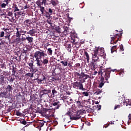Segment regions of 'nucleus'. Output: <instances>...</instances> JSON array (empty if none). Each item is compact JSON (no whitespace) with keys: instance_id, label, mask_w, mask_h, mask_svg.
Masks as SVG:
<instances>
[{"instance_id":"f257e3e1","label":"nucleus","mask_w":131,"mask_h":131,"mask_svg":"<svg viewBox=\"0 0 131 131\" xmlns=\"http://www.w3.org/2000/svg\"><path fill=\"white\" fill-rule=\"evenodd\" d=\"M105 72L104 79L106 80L107 83H109V81H108V78H110V74L111 73V69L107 68L105 69V67L100 66L99 67V71L98 72L99 74H103Z\"/></svg>"},{"instance_id":"f03ea898","label":"nucleus","mask_w":131,"mask_h":131,"mask_svg":"<svg viewBox=\"0 0 131 131\" xmlns=\"http://www.w3.org/2000/svg\"><path fill=\"white\" fill-rule=\"evenodd\" d=\"M47 56H48L47 50L44 51L42 50H39L34 54V58H39L40 59H41V58H45V57H47Z\"/></svg>"},{"instance_id":"7ed1b4c3","label":"nucleus","mask_w":131,"mask_h":131,"mask_svg":"<svg viewBox=\"0 0 131 131\" xmlns=\"http://www.w3.org/2000/svg\"><path fill=\"white\" fill-rule=\"evenodd\" d=\"M41 113L44 114L48 117H54V113H53L51 109L42 108L41 111Z\"/></svg>"},{"instance_id":"20e7f679","label":"nucleus","mask_w":131,"mask_h":131,"mask_svg":"<svg viewBox=\"0 0 131 131\" xmlns=\"http://www.w3.org/2000/svg\"><path fill=\"white\" fill-rule=\"evenodd\" d=\"M81 115H82V111L79 110L73 114L71 120H78L81 118Z\"/></svg>"},{"instance_id":"39448f33","label":"nucleus","mask_w":131,"mask_h":131,"mask_svg":"<svg viewBox=\"0 0 131 131\" xmlns=\"http://www.w3.org/2000/svg\"><path fill=\"white\" fill-rule=\"evenodd\" d=\"M73 88L74 89H76V88H79V90H81V91H84L85 89L83 88V84L82 83L80 82H75L73 83Z\"/></svg>"},{"instance_id":"423d86ee","label":"nucleus","mask_w":131,"mask_h":131,"mask_svg":"<svg viewBox=\"0 0 131 131\" xmlns=\"http://www.w3.org/2000/svg\"><path fill=\"white\" fill-rule=\"evenodd\" d=\"M54 11V9L48 8L45 11V16L47 18L50 17L51 15H53V12Z\"/></svg>"},{"instance_id":"0eeeda50","label":"nucleus","mask_w":131,"mask_h":131,"mask_svg":"<svg viewBox=\"0 0 131 131\" xmlns=\"http://www.w3.org/2000/svg\"><path fill=\"white\" fill-rule=\"evenodd\" d=\"M45 5H53L55 7L58 5V1L57 0H46Z\"/></svg>"},{"instance_id":"6e6552de","label":"nucleus","mask_w":131,"mask_h":131,"mask_svg":"<svg viewBox=\"0 0 131 131\" xmlns=\"http://www.w3.org/2000/svg\"><path fill=\"white\" fill-rule=\"evenodd\" d=\"M35 33H36V31L34 29L30 30L27 32V34H29L30 36H35Z\"/></svg>"},{"instance_id":"1a4fd4ad","label":"nucleus","mask_w":131,"mask_h":131,"mask_svg":"<svg viewBox=\"0 0 131 131\" xmlns=\"http://www.w3.org/2000/svg\"><path fill=\"white\" fill-rule=\"evenodd\" d=\"M36 4L38 7H40V6H42V5H46V0H37Z\"/></svg>"},{"instance_id":"9d476101","label":"nucleus","mask_w":131,"mask_h":131,"mask_svg":"<svg viewBox=\"0 0 131 131\" xmlns=\"http://www.w3.org/2000/svg\"><path fill=\"white\" fill-rule=\"evenodd\" d=\"M36 60V64L38 67H41L42 66V61L40 60L39 57H35Z\"/></svg>"},{"instance_id":"9b49d317","label":"nucleus","mask_w":131,"mask_h":131,"mask_svg":"<svg viewBox=\"0 0 131 131\" xmlns=\"http://www.w3.org/2000/svg\"><path fill=\"white\" fill-rule=\"evenodd\" d=\"M115 39H116V37L114 36V37H111V44H115L116 45V43H117V42L118 41V40H121L120 39H119V38H118V39L117 40H116V41H114V40H115Z\"/></svg>"},{"instance_id":"f8f14e48","label":"nucleus","mask_w":131,"mask_h":131,"mask_svg":"<svg viewBox=\"0 0 131 131\" xmlns=\"http://www.w3.org/2000/svg\"><path fill=\"white\" fill-rule=\"evenodd\" d=\"M96 62H94L92 60V61L90 64V67L91 68L92 70H96Z\"/></svg>"},{"instance_id":"ddd939ff","label":"nucleus","mask_w":131,"mask_h":131,"mask_svg":"<svg viewBox=\"0 0 131 131\" xmlns=\"http://www.w3.org/2000/svg\"><path fill=\"white\" fill-rule=\"evenodd\" d=\"M101 82L99 84V88H103V85L106 83L104 81V77H101L100 79Z\"/></svg>"},{"instance_id":"4468645a","label":"nucleus","mask_w":131,"mask_h":131,"mask_svg":"<svg viewBox=\"0 0 131 131\" xmlns=\"http://www.w3.org/2000/svg\"><path fill=\"white\" fill-rule=\"evenodd\" d=\"M52 94H51V98H54L55 96H57L58 95V92L56 90L55 88H53L52 90Z\"/></svg>"},{"instance_id":"2eb2a0df","label":"nucleus","mask_w":131,"mask_h":131,"mask_svg":"<svg viewBox=\"0 0 131 131\" xmlns=\"http://www.w3.org/2000/svg\"><path fill=\"white\" fill-rule=\"evenodd\" d=\"M6 92H8V93H12V91H13V86L10 85H8L6 86Z\"/></svg>"},{"instance_id":"dca6fc26","label":"nucleus","mask_w":131,"mask_h":131,"mask_svg":"<svg viewBox=\"0 0 131 131\" xmlns=\"http://www.w3.org/2000/svg\"><path fill=\"white\" fill-rule=\"evenodd\" d=\"M52 105L53 106H56L55 107V109H59V108H60V106H61L62 104H60V101H58L56 102H54Z\"/></svg>"},{"instance_id":"f3484780","label":"nucleus","mask_w":131,"mask_h":131,"mask_svg":"<svg viewBox=\"0 0 131 131\" xmlns=\"http://www.w3.org/2000/svg\"><path fill=\"white\" fill-rule=\"evenodd\" d=\"M63 28L64 29L63 33L64 34V35H66L67 34H69V28L67 27H66V26H64L63 27Z\"/></svg>"},{"instance_id":"a211bd4d","label":"nucleus","mask_w":131,"mask_h":131,"mask_svg":"<svg viewBox=\"0 0 131 131\" xmlns=\"http://www.w3.org/2000/svg\"><path fill=\"white\" fill-rule=\"evenodd\" d=\"M42 93L44 95H48V94L51 93V90H50V89H45L42 90Z\"/></svg>"},{"instance_id":"6ab92c4d","label":"nucleus","mask_w":131,"mask_h":131,"mask_svg":"<svg viewBox=\"0 0 131 131\" xmlns=\"http://www.w3.org/2000/svg\"><path fill=\"white\" fill-rule=\"evenodd\" d=\"M8 16H10V17H11V18H10V17H7L8 19H9V20L10 21H11V20H14V17H12V16H13V12L9 11L7 14Z\"/></svg>"},{"instance_id":"aec40b11","label":"nucleus","mask_w":131,"mask_h":131,"mask_svg":"<svg viewBox=\"0 0 131 131\" xmlns=\"http://www.w3.org/2000/svg\"><path fill=\"white\" fill-rule=\"evenodd\" d=\"M26 39L28 40V43H32V42H33V37H30V36L26 37Z\"/></svg>"},{"instance_id":"412c9836","label":"nucleus","mask_w":131,"mask_h":131,"mask_svg":"<svg viewBox=\"0 0 131 131\" xmlns=\"http://www.w3.org/2000/svg\"><path fill=\"white\" fill-rule=\"evenodd\" d=\"M12 9H14V12H19V11H20V9H19V8H18V6H17V5H16V4L13 5Z\"/></svg>"},{"instance_id":"4be33fe9","label":"nucleus","mask_w":131,"mask_h":131,"mask_svg":"<svg viewBox=\"0 0 131 131\" xmlns=\"http://www.w3.org/2000/svg\"><path fill=\"white\" fill-rule=\"evenodd\" d=\"M46 79H47V78L45 76H42V78L40 79H36L37 81H39V82H43V83L46 81Z\"/></svg>"},{"instance_id":"5701e85b","label":"nucleus","mask_w":131,"mask_h":131,"mask_svg":"<svg viewBox=\"0 0 131 131\" xmlns=\"http://www.w3.org/2000/svg\"><path fill=\"white\" fill-rule=\"evenodd\" d=\"M24 24L25 25H27V26H28V27H29V25H30L31 24V20L30 19H26L24 21Z\"/></svg>"},{"instance_id":"b1692460","label":"nucleus","mask_w":131,"mask_h":131,"mask_svg":"<svg viewBox=\"0 0 131 131\" xmlns=\"http://www.w3.org/2000/svg\"><path fill=\"white\" fill-rule=\"evenodd\" d=\"M84 56H86V59L87 60V63H90V55H89V53L86 51L84 52Z\"/></svg>"},{"instance_id":"393cba45","label":"nucleus","mask_w":131,"mask_h":131,"mask_svg":"<svg viewBox=\"0 0 131 131\" xmlns=\"http://www.w3.org/2000/svg\"><path fill=\"white\" fill-rule=\"evenodd\" d=\"M92 61L95 62H98V61H99V57L97 55H93Z\"/></svg>"},{"instance_id":"a878e982","label":"nucleus","mask_w":131,"mask_h":131,"mask_svg":"<svg viewBox=\"0 0 131 131\" xmlns=\"http://www.w3.org/2000/svg\"><path fill=\"white\" fill-rule=\"evenodd\" d=\"M76 103H77V106L79 108L81 107H83V103H82V102L80 101H77Z\"/></svg>"},{"instance_id":"bb28decb","label":"nucleus","mask_w":131,"mask_h":131,"mask_svg":"<svg viewBox=\"0 0 131 131\" xmlns=\"http://www.w3.org/2000/svg\"><path fill=\"white\" fill-rule=\"evenodd\" d=\"M47 54L49 56L53 55V50H52V48H48L47 49Z\"/></svg>"},{"instance_id":"cd10ccee","label":"nucleus","mask_w":131,"mask_h":131,"mask_svg":"<svg viewBox=\"0 0 131 131\" xmlns=\"http://www.w3.org/2000/svg\"><path fill=\"white\" fill-rule=\"evenodd\" d=\"M48 63H49V58H48L43 59V60L42 61V64L43 65H47V64H48Z\"/></svg>"},{"instance_id":"c85d7f7f","label":"nucleus","mask_w":131,"mask_h":131,"mask_svg":"<svg viewBox=\"0 0 131 131\" xmlns=\"http://www.w3.org/2000/svg\"><path fill=\"white\" fill-rule=\"evenodd\" d=\"M7 92H3L0 94V97L2 98H6L7 97Z\"/></svg>"},{"instance_id":"c756f323","label":"nucleus","mask_w":131,"mask_h":131,"mask_svg":"<svg viewBox=\"0 0 131 131\" xmlns=\"http://www.w3.org/2000/svg\"><path fill=\"white\" fill-rule=\"evenodd\" d=\"M99 51V47L96 48V49L94 50V54L93 55L96 56L98 55Z\"/></svg>"},{"instance_id":"7c9ffc66","label":"nucleus","mask_w":131,"mask_h":131,"mask_svg":"<svg viewBox=\"0 0 131 131\" xmlns=\"http://www.w3.org/2000/svg\"><path fill=\"white\" fill-rule=\"evenodd\" d=\"M39 7V8H40V11L41 12V14H45V7L41 6V5H40V6H38Z\"/></svg>"},{"instance_id":"2f4dec72","label":"nucleus","mask_w":131,"mask_h":131,"mask_svg":"<svg viewBox=\"0 0 131 131\" xmlns=\"http://www.w3.org/2000/svg\"><path fill=\"white\" fill-rule=\"evenodd\" d=\"M100 94H102V91L98 89L94 93V96H98V95H100Z\"/></svg>"},{"instance_id":"473e14b6","label":"nucleus","mask_w":131,"mask_h":131,"mask_svg":"<svg viewBox=\"0 0 131 131\" xmlns=\"http://www.w3.org/2000/svg\"><path fill=\"white\" fill-rule=\"evenodd\" d=\"M73 115V114L72 113V112L70 111H69L68 113L66 114V115H67V116H69L70 119H71V117H72Z\"/></svg>"},{"instance_id":"72a5a7b5","label":"nucleus","mask_w":131,"mask_h":131,"mask_svg":"<svg viewBox=\"0 0 131 131\" xmlns=\"http://www.w3.org/2000/svg\"><path fill=\"white\" fill-rule=\"evenodd\" d=\"M28 65L30 67L29 69H32V70H33V61H32L31 62L29 63Z\"/></svg>"},{"instance_id":"f704fd0d","label":"nucleus","mask_w":131,"mask_h":131,"mask_svg":"<svg viewBox=\"0 0 131 131\" xmlns=\"http://www.w3.org/2000/svg\"><path fill=\"white\" fill-rule=\"evenodd\" d=\"M67 47L68 48V52H70V53H71V49L72 48L71 47V44H67Z\"/></svg>"},{"instance_id":"c9c22d12","label":"nucleus","mask_w":131,"mask_h":131,"mask_svg":"<svg viewBox=\"0 0 131 131\" xmlns=\"http://www.w3.org/2000/svg\"><path fill=\"white\" fill-rule=\"evenodd\" d=\"M38 125L40 127H42V126L45 125V122L43 121H40L38 123Z\"/></svg>"},{"instance_id":"e433bc0d","label":"nucleus","mask_w":131,"mask_h":131,"mask_svg":"<svg viewBox=\"0 0 131 131\" xmlns=\"http://www.w3.org/2000/svg\"><path fill=\"white\" fill-rule=\"evenodd\" d=\"M114 36L118 39V38L119 39V37H121V36H122V33H120V34H116V35Z\"/></svg>"},{"instance_id":"4c0bfd02","label":"nucleus","mask_w":131,"mask_h":131,"mask_svg":"<svg viewBox=\"0 0 131 131\" xmlns=\"http://www.w3.org/2000/svg\"><path fill=\"white\" fill-rule=\"evenodd\" d=\"M116 48H117V46H114L112 47V48L111 49L112 53H114V52L115 51V50H116Z\"/></svg>"},{"instance_id":"58836bf2","label":"nucleus","mask_w":131,"mask_h":131,"mask_svg":"<svg viewBox=\"0 0 131 131\" xmlns=\"http://www.w3.org/2000/svg\"><path fill=\"white\" fill-rule=\"evenodd\" d=\"M60 63H61V64H62V65H63V66L64 67L67 66V65H68V62H67V61H61Z\"/></svg>"},{"instance_id":"ea45409f","label":"nucleus","mask_w":131,"mask_h":131,"mask_svg":"<svg viewBox=\"0 0 131 131\" xmlns=\"http://www.w3.org/2000/svg\"><path fill=\"white\" fill-rule=\"evenodd\" d=\"M23 96L21 94H18L16 96V100H17L18 101H19V100H21V99H22Z\"/></svg>"},{"instance_id":"a19ab883","label":"nucleus","mask_w":131,"mask_h":131,"mask_svg":"<svg viewBox=\"0 0 131 131\" xmlns=\"http://www.w3.org/2000/svg\"><path fill=\"white\" fill-rule=\"evenodd\" d=\"M16 37H18V38H20V37L21 36V33H20V32H19V31H18V30L16 33Z\"/></svg>"},{"instance_id":"79ce46f5","label":"nucleus","mask_w":131,"mask_h":131,"mask_svg":"<svg viewBox=\"0 0 131 131\" xmlns=\"http://www.w3.org/2000/svg\"><path fill=\"white\" fill-rule=\"evenodd\" d=\"M12 72L13 73L12 75H14L16 77V75H15V74L16 73V70H15V68L14 67H13Z\"/></svg>"},{"instance_id":"37998d69","label":"nucleus","mask_w":131,"mask_h":131,"mask_svg":"<svg viewBox=\"0 0 131 131\" xmlns=\"http://www.w3.org/2000/svg\"><path fill=\"white\" fill-rule=\"evenodd\" d=\"M82 74V77L83 78L84 77H90V76L88 75H86L84 74V73H81Z\"/></svg>"},{"instance_id":"c03bdc74","label":"nucleus","mask_w":131,"mask_h":131,"mask_svg":"<svg viewBox=\"0 0 131 131\" xmlns=\"http://www.w3.org/2000/svg\"><path fill=\"white\" fill-rule=\"evenodd\" d=\"M8 4H5V3H2L1 5V8H6V7H7V6H8Z\"/></svg>"},{"instance_id":"a18cd8bd","label":"nucleus","mask_w":131,"mask_h":131,"mask_svg":"<svg viewBox=\"0 0 131 131\" xmlns=\"http://www.w3.org/2000/svg\"><path fill=\"white\" fill-rule=\"evenodd\" d=\"M100 52L101 54H102L104 53V48L99 47V51Z\"/></svg>"},{"instance_id":"49530a36","label":"nucleus","mask_w":131,"mask_h":131,"mask_svg":"<svg viewBox=\"0 0 131 131\" xmlns=\"http://www.w3.org/2000/svg\"><path fill=\"white\" fill-rule=\"evenodd\" d=\"M82 95H84L85 97H89V93L88 92H82Z\"/></svg>"},{"instance_id":"de8ad7c7","label":"nucleus","mask_w":131,"mask_h":131,"mask_svg":"<svg viewBox=\"0 0 131 131\" xmlns=\"http://www.w3.org/2000/svg\"><path fill=\"white\" fill-rule=\"evenodd\" d=\"M16 115H17V116H21L22 115V113H21L19 111H17L16 112Z\"/></svg>"},{"instance_id":"09e8293b","label":"nucleus","mask_w":131,"mask_h":131,"mask_svg":"<svg viewBox=\"0 0 131 131\" xmlns=\"http://www.w3.org/2000/svg\"><path fill=\"white\" fill-rule=\"evenodd\" d=\"M20 34H21L22 35H24L25 34V33H27V32L26 31H23L22 30H21L20 31H19Z\"/></svg>"},{"instance_id":"8fccbe9b","label":"nucleus","mask_w":131,"mask_h":131,"mask_svg":"<svg viewBox=\"0 0 131 131\" xmlns=\"http://www.w3.org/2000/svg\"><path fill=\"white\" fill-rule=\"evenodd\" d=\"M20 123L24 124V125H26V124H27V122H26V121H25V120H23V121H20Z\"/></svg>"},{"instance_id":"3c124183","label":"nucleus","mask_w":131,"mask_h":131,"mask_svg":"<svg viewBox=\"0 0 131 131\" xmlns=\"http://www.w3.org/2000/svg\"><path fill=\"white\" fill-rule=\"evenodd\" d=\"M10 36H11V35H10V34H7L6 36H5V38L7 39H7L9 40V41H10Z\"/></svg>"},{"instance_id":"603ef678","label":"nucleus","mask_w":131,"mask_h":131,"mask_svg":"<svg viewBox=\"0 0 131 131\" xmlns=\"http://www.w3.org/2000/svg\"><path fill=\"white\" fill-rule=\"evenodd\" d=\"M4 36H5V32L2 31L1 32L0 37H4Z\"/></svg>"},{"instance_id":"864d4df0","label":"nucleus","mask_w":131,"mask_h":131,"mask_svg":"<svg viewBox=\"0 0 131 131\" xmlns=\"http://www.w3.org/2000/svg\"><path fill=\"white\" fill-rule=\"evenodd\" d=\"M120 51H122V52H123V51H124V49H123V45L122 44L120 46Z\"/></svg>"},{"instance_id":"5fc2aeb1","label":"nucleus","mask_w":131,"mask_h":131,"mask_svg":"<svg viewBox=\"0 0 131 131\" xmlns=\"http://www.w3.org/2000/svg\"><path fill=\"white\" fill-rule=\"evenodd\" d=\"M75 68H76L77 67H80V63H76L74 66Z\"/></svg>"},{"instance_id":"6e6d98bb","label":"nucleus","mask_w":131,"mask_h":131,"mask_svg":"<svg viewBox=\"0 0 131 131\" xmlns=\"http://www.w3.org/2000/svg\"><path fill=\"white\" fill-rule=\"evenodd\" d=\"M0 79H1L2 81H4L5 76H4V75H1L0 76Z\"/></svg>"},{"instance_id":"4d7b16f0","label":"nucleus","mask_w":131,"mask_h":131,"mask_svg":"<svg viewBox=\"0 0 131 131\" xmlns=\"http://www.w3.org/2000/svg\"><path fill=\"white\" fill-rule=\"evenodd\" d=\"M101 108H102V105H99L97 106V109L98 111L101 110Z\"/></svg>"},{"instance_id":"13d9d810","label":"nucleus","mask_w":131,"mask_h":131,"mask_svg":"<svg viewBox=\"0 0 131 131\" xmlns=\"http://www.w3.org/2000/svg\"><path fill=\"white\" fill-rule=\"evenodd\" d=\"M118 108H120V105H115V106L114 107V110H116V109H117Z\"/></svg>"},{"instance_id":"bf43d9fd","label":"nucleus","mask_w":131,"mask_h":131,"mask_svg":"<svg viewBox=\"0 0 131 131\" xmlns=\"http://www.w3.org/2000/svg\"><path fill=\"white\" fill-rule=\"evenodd\" d=\"M127 105H129V106H131V100H129L128 102H127V103L126 104V106H127Z\"/></svg>"},{"instance_id":"052dcab7","label":"nucleus","mask_w":131,"mask_h":131,"mask_svg":"<svg viewBox=\"0 0 131 131\" xmlns=\"http://www.w3.org/2000/svg\"><path fill=\"white\" fill-rule=\"evenodd\" d=\"M16 40L18 43L21 42V39H20V38H16Z\"/></svg>"},{"instance_id":"680f3d73","label":"nucleus","mask_w":131,"mask_h":131,"mask_svg":"<svg viewBox=\"0 0 131 131\" xmlns=\"http://www.w3.org/2000/svg\"><path fill=\"white\" fill-rule=\"evenodd\" d=\"M21 13H22V11H20V12L18 11L16 14H17V15L21 16Z\"/></svg>"},{"instance_id":"e2e57ef3","label":"nucleus","mask_w":131,"mask_h":131,"mask_svg":"<svg viewBox=\"0 0 131 131\" xmlns=\"http://www.w3.org/2000/svg\"><path fill=\"white\" fill-rule=\"evenodd\" d=\"M129 120H131V114H129L128 116Z\"/></svg>"},{"instance_id":"0e129e2a","label":"nucleus","mask_w":131,"mask_h":131,"mask_svg":"<svg viewBox=\"0 0 131 131\" xmlns=\"http://www.w3.org/2000/svg\"><path fill=\"white\" fill-rule=\"evenodd\" d=\"M98 73V72L97 71H95L94 73H93V75H97V74Z\"/></svg>"},{"instance_id":"69168bd1","label":"nucleus","mask_w":131,"mask_h":131,"mask_svg":"<svg viewBox=\"0 0 131 131\" xmlns=\"http://www.w3.org/2000/svg\"><path fill=\"white\" fill-rule=\"evenodd\" d=\"M6 3L7 4V5H9V3H10V2H11V0H6Z\"/></svg>"},{"instance_id":"338daca9","label":"nucleus","mask_w":131,"mask_h":131,"mask_svg":"<svg viewBox=\"0 0 131 131\" xmlns=\"http://www.w3.org/2000/svg\"><path fill=\"white\" fill-rule=\"evenodd\" d=\"M76 76L79 77V76H80V74L78 72H76Z\"/></svg>"},{"instance_id":"774afa93","label":"nucleus","mask_w":131,"mask_h":131,"mask_svg":"<svg viewBox=\"0 0 131 131\" xmlns=\"http://www.w3.org/2000/svg\"><path fill=\"white\" fill-rule=\"evenodd\" d=\"M20 16H25V13L22 12L21 14H20Z\"/></svg>"}]
</instances>
